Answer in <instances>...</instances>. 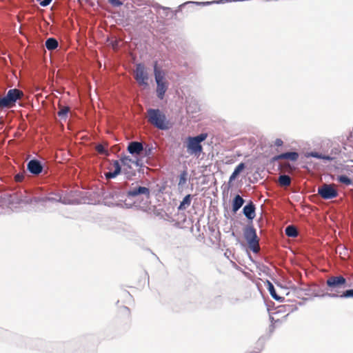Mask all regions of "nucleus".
<instances>
[{"instance_id":"ddd939ff","label":"nucleus","mask_w":353,"mask_h":353,"mask_svg":"<svg viewBox=\"0 0 353 353\" xmlns=\"http://www.w3.org/2000/svg\"><path fill=\"white\" fill-rule=\"evenodd\" d=\"M112 166L114 168L113 171H110L104 173L105 176L107 179L114 178L121 172V167L118 161H114L112 163Z\"/></svg>"},{"instance_id":"393cba45","label":"nucleus","mask_w":353,"mask_h":353,"mask_svg":"<svg viewBox=\"0 0 353 353\" xmlns=\"http://www.w3.org/2000/svg\"><path fill=\"white\" fill-rule=\"evenodd\" d=\"M281 171L285 172H292L294 170V168L292 167L289 163H284L283 164L281 165Z\"/></svg>"},{"instance_id":"f8f14e48","label":"nucleus","mask_w":353,"mask_h":353,"mask_svg":"<svg viewBox=\"0 0 353 353\" xmlns=\"http://www.w3.org/2000/svg\"><path fill=\"white\" fill-rule=\"evenodd\" d=\"M143 150V144L138 141H132L128 146V151L132 154H140Z\"/></svg>"},{"instance_id":"f257e3e1","label":"nucleus","mask_w":353,"mask_h":353,"mask_svg":"<svg viewBox=\"0 0 353 353\" xmlns=\"http://www.w3.org/2000/svg\"><path fill=\"white\" fill-rule=\"evenodd\" d=\"M148 121L158 129L166 130L170 129L174 123L168 120L165 114L159 109L150 108L147 110Z\"/></svg>"},{"instance_id":"c756f323","label":"nucleus","mask_w":353,"mask_h":353,"mask_svg":"<svg viewBox=\"0 0 353 353\" xmlns=\"http://www.w3.org/2000/svg\"><path fill=\"white\" fill-rule=\"evenodd\" d=\"M340 297H353V290H346L341 295H340Z\"/></svg>"},{"instance_id":"cd10ccee","label":"nucleus","mask_w":353,"mask_h":353,"mask_svg":"<svg viewBox=\"0 0 353 353\" xmlns=\"http://www.w3.org/2000/svg\"><path fill=\"white\" fill-rule=\"evenodd\" d=\"M119 313H120L121 315L125 316L128 319L130 316V309L128 307H125V306L122 307L120 309Z\"/></svg>"},{"instance_id":"412c9836","label":"nucleus","mask_w":353,"mask_h":353,"mask_svg":"<svg viewBox=\"0 0 353 353\" xmlns=\"http://www.w3.org/2000/svg\"><path fill=\"white\" fill-rule=\"evenodd\" d=\"M190 203H191V195L188 194L184 197L183 200L181 202L179 206L178 207V209L179 210H185L190 205Z\"/></svg>"},{"instance_id":"7c9ffc66","label":"nucleus","mask_w":353,"mask_h":353,"mask_svg":"<svg viewBox=\"0 0 353 353\" xmlns=\"http://www.w3.org/2000/svg\"><path fill=\"white\" fill-rule=\"evenodd\" d=\"M108 2L114 7L121 6L123 3L120 0H108Z\"/></svg>"},{"instance_id":"f03ea898","label":"nucleus","mask_w":353,"mask_h":353,"mask_svg":"<svg viewBox=\"0 0 353 353\" xmlns=\"http://www.w3.org/2000/svg\"><path fill=\"white\" fill-rule=\"evenodd\" d=\"M208 137L207 133H201L196 137H189L186 141V148L188 152L195 157H199L203 152V147L201 143L205 141Z\"/></svg>"},{"instance_id":"2eb2a0df","label":"nucleus","mask_w":353,"mask_h":353,"mask_svg":"<svg viewBox=\"0 0 353 353\" xmlns=\"http://www.w3.org/2000/svg\"><path fill=\"white\" fill-rule=\"evenodd\" d=\"M299 158V154L296 152H289L281 154L275 156L273 159L274 161H278L280 159H290L291 161H296Z\"/></svg>"},{"instance_id":"a211bd4d","label":"nucleus","mask_w":353,"mask_h":353,"mask_svg":"<svg viewBox=\"0 0 353 353\" xmlns=\"http://www.w3.org/2000/svg\"><path fill=\"white\" fill-rule=\"evenodd\" d=\"M244 168L245 164L243 163H239L230 175L229 178V183H232Z\"/></svg>"},{"instance_id":"473e14b6","label":"nucleus","mask_w":353,"mask_h":353,"mask_svg":"<svg viewBox=\"0 0 353 353\" xmlns=\"http://www.w3.org/2000/svg\"><path fill=\"white\" fill-rule=\"evenodd\" d=\"M38 2H39V4L41 6H48L52 0H37Z\"/></svg>"},{"instance_id":"b1692460","label":"nucleus","mask_w":353,"mask_h":353,"mask_svg":"<svg viewBox=\"0 0 353 353\" xmlns=\"http://www.w3.org/2000/svg\"><path fill=\"white\" fill-rule=\"evenodd\" d=\"M338 181L341 183H344L347 185H351L352 183V181L350 179H349L347 176L345 175H341V176H339L338 177Z\"/></svg>"},{"instance_id":"20e7f679","label":"nucleus","mask_w":353,"mask_h":353,"mask_svg":"<svg viewBox=\"0 0 353 353\" xmlns=\"http://www.w3.org/2000/svg\"><path fill=\"white\" fill-rule=\"evenodd\" d=\"M154 72L155 80L157 84V93L159 99H162L167 90V85L165 81L164 72L158 68L157 63L156 62L154 67Z\"/></svg>"},{"instance_id":"f3484780","label":"nucleus","mask_w":353,"mask_h":353,"mask_svg":"<svg viewBox=\"0 0 353 353\" xmlns=\"http://www.w3.org/2000/svg\"><path fill=\"white\" fill-rule=\"evenodd\" d=\"M265 285H266V288L268 289V290L269 291L270 295L272 296V297L276 300V301H280L282 297L279 296L276 292V290L274 289V287L273 285V284L269 281H266V283H265Z\"/></svg>"},{"instance_id":"1a4fd4ad","label":"nucleus","mask_w":353,"mask_h":353,"mask_svg":"<svg viewBox=\"0 0 353 353\" xmlns=\"http://www.w3.org/2000/svg\"><path fill=\"white\" fill-rule=\"evenodd\" d=\"M120 161L123 165V172L128 176L134 175V172H132L130 170L132 169V164L139 165L138 161L132 160L130 157L127 156L121 157Z\"/></svg>"},{"instance_id":"aec40b11","label":"nucleus","mask_w":353,"mask_h":353,"mask_svg":"<svg viewBox=\"0 0 353 353\" xmlns=\"http://www.w3.org/2000/svg\"><path fill=\"white\" fill-rule=\"evenodd\" d=\"M46 47L48 50H52L58 47V41L54 38H49L46 41Z\"/></svg>"},{"instance_id":"dca6fc26","label":"nucleus","mask_w":353,"mask_h":353,"mask_svg":"<svg viewBox=\"0 0 353 353\" xmlns=\"http://www.w3.org/2000/svg\"><path fill=\"white\" fill-rule=\"evenodd\" d=\"M244 203L243 199L240 195H236L232 201V211L237 212Z\"/></svg>"},{"instance_id":"a878e982","label":"nucleus","mask_w":353,"mask_h":353,"mask_svg":"<svg viewBox=\"0 0 353 353\" xmlns=\"http://www.w3.org/2000/svg\"><path fill=\"white\" fill-rule=\"evenodd\" d=\"M96 150L101 154H108L106 148L102 144L97 145L96 146Z\"/></svg>"},{"instance_id":"c9c22d12","label":"nucleus","mask_w":353,"mask_h":353,"mask_svg":"<svg viewBox=\"0 0 353 353\" xmlns=\"http://www.w3.org/2000/svg\"><path fill=\"white\" fill-rule=\"evenodd\" d=\"M330 296H332V297H335V296H337L336 294H329Z\"/></svg>"},{"instance_id":"7ed1b4c3","label":"nucleus","mask_w":353,"mask_h":353,"mask_svg":"<svg viewBox=\"0 0 353 353\" xmlns=\"http://www.w3.org/2000/svg\"><path fill=\"white\" fill-rule=\"evenodd\" d=\"M23 97V92L17 88L10 89L7 94L0 99V108H10L14 105L18 99H21Z\"/></svg>"},{"instance_id":"f704fd0d","label":"nucleus","mask_w":353,"mask_h":353,"mask_svg":"<svg viewBox=\"0 0 353 353\" xmlns=\"http://www.w3.org/2000/svg\"><path fill=\"white\" fill-rule=\"evenodd\" d=\"M60 199H61V197H60V196H59V199L53 198V197H52V196H48V197H47V198L46 199V201H59Z\"/></svg>"},{"instance_id":"4468645a","label":"nucleus","mask_w":353,"mask_h":353,"mask_svg":"<svg viewBox=\"0 0 353 353\" xmlns=\"http://www.w3.org/2000/svg\"><path fill=\"white\" fill-rule=\"evenodd\" d=\"M244 215L250 220H252L255 217V205L250 201L243 209Z\"/></svg>"},{"instance_id":"c85d7f7f","label":"nucleus","mask_w":353,"mask_h":353,"mask_svg":"<svg viewBox=\"0 0 353 353\" xmlns=\"http://www.w3.org/2000/svg\"><path fill=\"white\" fill-rule=\"evenodd\" d=\"M310 155L311 157H316V158H318V159H326V160H331L332 159V158L330 157L329 156H323L322 154H319L317 152H312V153H310Z\"/></svg>"},{"instance_id":"9b49d317","label":"nucleus","mask_w":353,"mask_h":353,"mask_svg":"<svg viewBox=\"0 0 353 353\" xmlns=\"http://www.w3.org/2000/svg\"><path fill=\"white\" fill-rule=\"evenodd\" d=\"M27 168L33 174H39L42 172L43 167L41 163L35 159L31 160L27 165Z\"/></svg>"},{"instance_id":"72a5a7b5","label":"nucleus","mask_w":353,"mask_h":353,"mask_svg":"<svg viewBox=\"0 0 353 353\" xmlns=\"http://www.w3.org/2000/svg\"><path fill=\"white\" fill-rule=\"evenodd\" d=\"M283 143V142L281 139H276L274 142L275 145L278 147L281 146Z\"/></svg>"},{"instance_id":"423d86ee","label":"nucleus","mask_w":353,"mask_h":353,"mask_svg":"<svg viewBox=\"0 0 353 353\" xmlns=\"http://www.w3.org/2000/svg\"><path fill=\"white\" fill-rule=\"evenodd\" d=\"M318 194L324 199H331L338 196V192L334 185L323 184L318 188Z\"/></svg>"},{"instance_id":"6e6552de","label":"nucleus","mask_w":353,"mask_h":353,"mask_svg":"<svg viewBox=\"0 0 353 353\" xmlns=\"http://www.w3.org/2000/svg\"><path fill=\"white\" fill-rule=\"evenodd\" d=\"M327 285L330 289L345 287L346 279L343 276H330L326 281Z\"/></svg>"},{"instance_id":"0eeeda50","label":"nucleus","mask_w":353,"mask_h":353,"mask_svg":"<svg viewBox=\"0 0 353 353\" xmlns=\"http://www.w3.org/2000/svg\"><path fill=\"white\" fill-rule=\"evenodd\" d=\"M134 79L139 85L143 86L148 85V75L145 71V66L143 64L139 63L136 65V69L134 70Z\"/></svg>"},{"instance_id":"5701e85b","label":"nucleus","mask_w":353,"mask_h":353,"mask_svg":"<svg viewBox=\"0 0 353 353\" xmlns=\"http://www.w3.org/2000/svg\"><path fill=\"white\" fill-rule=\"evenodd\" d=\"M70 110V108L67 106H60V110L57 112V114L61 118H65Z\"/></svg>"},{"instance_id":"39448f33","label":"nucleus","mask_w":353,"mask_h":353,"mask_svg":"<svg viewBox=\"0 0 353 353\" xmlns=\"http://www.w3.org/2000/svg\"><path fill=\"white\" fill-rule=\"evenodd\" d=\"M244 237L254 252H258L260 248L256 230L253 226H247L243 232Z\"/></svg>"},{"instance_id":"9d476101","label":"nucleus","mask_w":353,"mask_h":353,"mask_svg":"<svg viewBox=\"0 0 353 353\" xmlns=\"http://www.w3.org/2000/svg\"><path fill=\"white\" fill-rule=\"evenodd\" d=\"M140 194H144L148 199L150 197V190L145 187L137 186L131 188L127 192L128 197H135Z\"/></svg>"},{"instance_id":"6ab92c4d","label":"nucleus","mask_w":353,"mask_h":353,"mask_svg":"<svg viewBox=\"0 0 353 353\" xmlns=\"http://www.w3.org/2000/svg\"><path fill=\"white\" fill-rule=\"evenodd\" d=\"M278 182L281 186L288 187L291 184V178L288 175H281L279 177Z\"/></svg>"},{"instance_id":"bb28decb","label":"nucleus","mask_w":353,"mask_h":353,"mask_svg":"<svg viewBox=\"0 0 353 353\" xmlns=\"http://www.w3.org/2000/svg\"><path fill=\"white\" fill-rule=\"evenodd\" d=\"M188 178V172L186 171H183L179 179V182L178 183V185H183L186 183Z\"/></svg>"},{"instance_id":"2f4dec72","label":"nucleus","mask_w":353,"mask_h":353,"mask_svg":"<svg viewBox=\"0 0 353 353\" xmlns=\"http://www.w3.org/2000/svg\"><path fill=\"white\" fill-rule=\"evenodd\" d=\"M24 174L23 173H19L15 175L14 179L17 182H21L24 179Z\"/></svg>"},{"instance_id":"4be33fe9","label":"nucleus","mask_w":353,"mask_h":353,"mask_svg":"<svg viewBox=\"0 0 353 353\" xmlns=\"http://www.w3.org/2000/svg\"><path fill=\"white\" fill-rule=\"evenodd\" d=\"M285 234L289 237H296L298 236V232L294 226L289 225L285 228Z\"/></svg>"}]
</instances>
